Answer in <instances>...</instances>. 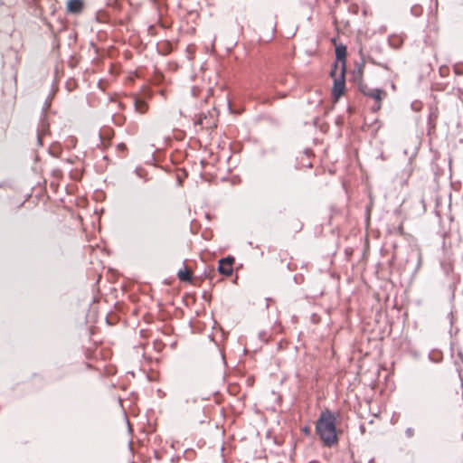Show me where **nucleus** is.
<instances>
[{"label": "nucleus", "instance_id": "nucleus-1", "mask_svg": "<svg viewBox=\"0 0 463 463\" xmlns=\"http://www.w3.org/2000/svg\"><path fill=\"white\" fill-rule=\"evenodd\" d=\"M339 412L324 409L315 423V432L323 447L333 448L338 445L342 430L337 428Z\"/></svg>", "mask_w": 463, "mask_h": 463}, {"label": "nucleus", "instance_id": "nucleus-2", "mask_svg": "<svg viewBox=\"0 0 463 463\" xmlns=\"http://www.w3.org/2000/svg\"><path fill=\"white\" fill-rule=\"evenodd\" d=\"M345 72L346 70H341L338 77L333 79V87L331 93L334 103H336L346 91Z\"/></svg>", "mask_w": 463, "mask_h": 463}, {"label": "nucleus", "instance_id": "nucleus-3", "mask_svg": "<svg viewBox=\"0 0 463 463\" xmlns=\"http://www.w3.org/2000/svg\"><path fill=\"white\" fill-rule=\"evenodd\" d=\"M335 60L341 62V70H346V55L347 47L343 43H339L335 48Z\"/></svg>", "mask_w": 463, "mask_h": 463}, {"label": "nucleus", "instance_id": "nucleus-4", "mask_svg": "<svg viewBox=\"0 0 463 463\" xmlns=\"http://www.w3.org/2000/svg\"><path fill=\"white\" fill-rule=\"evenodd\" d=\"M84 7L83 0H68L66 9L67 12L72 14H79Z\"/></svg>", "mask_w": 463, "mask_h": 463}, {"label": "nucleus", "instance_id": "nucleus-5", "mask_svg": "<svg viewBox=\"0 0 463 463\" xmlns=\"http://www.w3.org/2000/svg\"><path fill=\"white\" fill-rule=\"evenodd\" d=\"M386 96V91L381 88L371 89L368 90L367 97L372 98L374 102L383 101Z\"/></svg>", "mask_w": 463, "mask_h": 463}, {"label": "nucleus", "instance_id": "nucleus-6", "mask_svg": "<svg viewBox=\"0 0 463 463\" xmlns=\"http://www.w3.org/2000/svg\"><path fill=\"white\" fill-rule=\"evenodd\" d=\"M48 134L49 133V123L45 118V116H42L41 118V124H40V129H38V134H37V140H38V144L40 146H42V138H41V134Z\"/></svg>", "mask_w": 463, "mask_h": 463}, {"label": "nucleus", "instance_id": "nucleus-7", "mask_svg": "<svg viewBox=\"0 0 463 463\" xmlns=\"http://www.w3.org/2000/svg\"><path fill=\"white\" fill-rule=\"evenodd\" d=\"M217 271L224 277H230L233 273V268L230 265L223 264L222 261H219Z\"/></svg>", "mask_w": 463, "mask_h": 463}, {"label": "nucleus", "instance_id": "nucleus-8", "mask_svg": "<svg viewBox=\"0 0 463 463\" xmlns=\"http://www.w3.org/2000/svg\"><path fill=\"white\" fill-rule=\"evenodd\" d=\"M157 52L161 55H167L173 50V44L170 42H165L163 43H157Z\"/></svg>", "mask_w": 463, "mask_h": 463}, {"label": "nucleus", "instance_id": "nucleus-9", "mask_svg": "<svg viewBox=\"0 0 463 463\" xmlns=\"http://www.w3.org/2000/svg\"><path fill=\"white\" fill-rule=\"evenodd\" d=\"M429 359L432 363H440L443 359V354L439 350L433 349L429 354Z\"/></svg>", "mask_w": 463, "mask_h": 463}, {"label": "nucleus", "instance_id": "nucleus-10", "mask_svg": "<svg viewBox=\"0 0 463 463\" xmlns=\"http://www.w3.org/2000/svg\"><path fill=\"white\" fill-rule=\"evenodd\" d=\"M177 278L182 282H191V276L186 267H184L178 270Z\"/></svg>", "mask_w": 463, "mask_h": 463}, {"label": "nucleus", "instance_id": "nucleus-11", "mask_svg": "<svg viewBox=\"0 0 463 463\" xmlns=\"http://www.w3.org/2000/svg\"><path fill=\"white\" fill-rule=\"evenodd\" d=\"M134 105H135L136 110L140 114L146 113L148 109L147 103L141 99H136L134 102Z\"/></svg>", "mask_w": 463, "mask_h": 463}, {"label": "nucleus", "instance_id": "nucleus-12", "mask_svg": "<svg viewBox=\"0 0 463 463\" xmlns=\"http://www.w3.org/2000/svg\"><path fill=\"white\" fill-rule=\"evenodd\" d=\"M354 82L356 83L358 91L367 97V93L370 89H368L367 85L364 83L363 79L359 76L358 80Z\"/></svg>", "mask_w": 463, "mask_h": 463}, {"label": "nucleus", "instance_id": "nucleus-13", "mask_svg": "<svg viewBox=\"0 0 463 463\" xmlns=\"http://www.w3.org/2000/svg\"><path fill=\"white\" fill-rule=\"evenodd\" d=\"M112 137V130L110 128L101 129L99 132V138L101 143H104L106 139H110Z\"/></svg>", "mask_w": 463, "mask_h": 463}, {"label": "nucleus", "instance_id": "nucleus-14", "mask_svg": "<svg viewBox=\"0 0 463 463\" xmlns=\"http://www.w3.org/2000/svg\"><path fill=\"white\" fill-rule=\"evenodd\" d=\"M392 47L398 49L402 45V40L397 35H392L388 39Z\"/></svg>", "mask_w": 463, "mask_h": 463}, {"label": "nucleus", "instance_id": "nucleus-15", "mask_svg": "<svg viewBox=\"0 0 463 463\" xmlns=\"http://www.w3.org/2000/svg\"><path fill=\"white\" fill-rule=\"evenodd\" d=\"M134 173L137 175V177L143 179L145 182L149 180L146 170L140 166L136 167Z\"/></svg>", "mask_w": 463, "mask_h": 463}, {"label": "nucleus", "instance_id": "nucleus-16", "mask_svg": "<svg viewBox=\"0 0 463 463\" xmlns=\"http://www.w3.org/2000/svg\"><path fill=\"white\" fill-rule=\"evenodd\" d=\"M364 67V61H363L361 63L357 65L356 71H354L353 73V81H356L359 76L361 77V79H363Z\"/></svg>", "mask_w": 463, "mask_h": 463}, {"label": "nucleus", "instance_id": "nucleus-17", "mask_svg": "<svg viewBox=\"0 0 463 463\" xmlns=\"http://www.w3.org/2000/svg\"><path fill=\"white\" fill-rule=\"evenodd\" d=\"M48 152L51 156H52L54 157H59L61 153V149L58 144H52L49 147Z\"/></svg>", "mask_w": 463, "mask_h": 463}, {"label": "nucleus", "instance_id": "nucleus-18", "mask_svg": "<svg viewBox=\"0 0 463 463\" xmlns=\"http://www.w3.org/2000/svg\"><path fill=\"white\" fill-rule=\"evenodd\" d=\"M340 63L341 62H339L337 61H334V62L332 63L330 72H329V75L332 80L338 77L339 74H337V71L339 70Z\"/></svg>", "mask_w": 463, "mask_h": 463}, {"label": "nucleus", "instance_id": "nucleus-19", "mask_svg": "<svg viewBox=\"0 0 463 463\" xmlns=\"http://www.w3.org/2000/svg\"><path fill=\"white\" fill-rule=\"evenodd\" d=\"M411 14L415 16L419 17L422 14V6L420 5H414L411 7Z\"/></svg>", "mask_w": 463, "mask_h": 463}, {"label": "nucleus", "instance_id": "nucleus-20", "mask_svg": "<svg viewBox=\"0 0 463 463\" xmlns=\"http://www.w3.org/2000/svg\"><path fill=\"white\" fill-rule=\"evenodd\" d=\"M219 261H222L223 264L230 265L232 267V264L235 261V258L232 255H228L224 258L220 259Z\"/></svg>", "mask_w": 463, "mask_h": 463}, {"label": "nucleus", "instance_id": "nucleus-21", "mask_svg": "<svg viewBox=\"0 0 463 463\" xmlns=\"http://www.w3.org/2000/svg\"><path fill=\"white\" fill-rule=\"evenodd\" d=\"M463 363V352L461 350H458V357L454 360L455 365H459Z\"/></svg>", "mask_w": 463, "mask_h": 463}, {"label": "nucleus", "instance_id": "nucleus-22", "mask_svg": "<svg viewBox=\"0 0 463 463\" xmlns=\"http://www.w3.org/2000/svg\"><path fill=\"white\" fill-rule=\"evenodd\" d=\"M215 274H210L206 269H204L203 272L202 273L201 277H203L204 279H209L210 283H213V279Z\"/></svg>", "mask_w": 463, "mask_h": 463}, {"label": "nucleus", "instance_id": "nucleus-23", "mask_svg": "<svg viewBox=\"0 0 463 463\" xmlns=\"http://www.w3.org/2000/svg\"><path fill=\"white\" fill-rule=\"evenodd\" d=\"M382 108V101L374 102L373 106L371 108L372 112L376 113Z\"/></svg>", "mask_w": 463, "mask_h": 463}, {"label": "nucleus", "instance_id": "nucleus-24", "mask_svg": "<svg viewBox=\"0 0 463 463\" xmlns=\"http://www.w3.org/2000/svg\"><path fill=\"white\" fill-rule=\"evenodd\" d=\"M293 279L296 284H301L304 281V276L302 274H296Z\"/></svg>", "mask_w": 463, "mask_h": 463}, {"label": "nucleus", "instance_id": "nucleus-25", "mask_svg": "<svg viewBox=\"0 0 463 463\" xmlns=\"http://www.w3.org/2000/svg\"><path fill=\"white\" fill-rule=\"evenodd\" d=\"M405 436L408 438V439H411L414 436V429L411 428V427H408L406 430H405Z\"/></svg>", "mask_w": 463, "mask_h": 463}, {"label": "nucleus", "instance_id": "nucleus-26", "mask_svg": "<svg viewBox=\"0 0 463 463\" xmlns=\"http://www.w3.org/2000/svg\"><path fill=\"white\" fill-rule=\"evenodd\" d=\"M301 431L302 433L307 436V437H310L311 436V429L309 426L306 425L304 426L302 429H301Z\"/></svg>", "mask_w": 463, "mask_h": 463}, {"label": "nucleus", "instance_id": "nucleus-27", "mask_svg": "<svg viewBox=\"0 0 463 463\" xmlns=\"http://www.w3.org/2000/svg\"><path fill=\"white\" fill-rule=\"evenodd\" d=\"M52 175L56 178H60L62 175V172L59 168H55L52 171Z\"/></svg>", "mask_w": 463, "mask_h": 463}, {"label": "nucleus", "instance_id": "nucleus-28", "mask_svg": "<svg viewBox=\"0 0 463 463\" xmlns=\"http://www.w3.org/2000/svg\"><path fill=\"white\" fill-rule=\"evenodd\" d=\"M269 26L271 27V33L269 35L268 39L265 40L266 42H270L273 38H274V34H275V31H276V25H271L269 24Z\"/></svg>", "mask_w": 463, "mask_h": 463}, {"label": "nucleus", "instance_id": "nucleus-29", "mask_svg": "<svg viewBox=\"0 0 463 463\" xmlns=\"http://www.w3.org/2000/svg\"><path fill=\"white\" fill-rule=\"evenodd\" d=\"M199 91H200V90H199V88H198V87H196V86H193V87H192V89H191V94H192V96H194V97H198V95H199Z\"/></svg>", "mask_w": 463, "mask_h": 463}, {"label": "nucleus", "instance_id": "nucleus-30", "mask_svg": "<svg viewBox=\"0 0 463 463\" xmlns=\"http://www.w3.org/2000/svg\"><path fill=\"white\" fill-rule=\"evenodd\" d=\"M370 61H371L372 63H373V64H376V65H378V66L383 67V69H385V70H389V67H388V65H387L386 63H379V62H376L373 58H370Z\"/></svg>", "mask_w": 463, "mask_h": 463}, {"label": "nucleus", "instance_id": "nucleus-31", "mask_svg": "<svg viewBox=\"0 0 463 463\" xmlns=\"http://www.w3.org/2000/svg\"><path fill=\"white\" fill-rule=\"evenodd\" d=\"M410 354H411V355H412L416 360L420 359V353L419 351H417V350H411V351H410Z\"/></svg>", "mask_w": 463, "mask_h": 463}, {"label": "nucleus", "instance_id": "nucleus-32", "mask_svg": "<svg viewBox=\"0 0 463 463\" xmlns=\"http://www.w3.org/2000/svg\"><path fill=\"white\" fill-rule=\"evenodd\" d=\"M117 148L118 151L125 152L127 150V146L125 143H119L118 144Z\"/></svg>", "mask_w": 463, "mask_h": 463}, {"label": "nucleus", "instance_id": "nucleus-33", "mask_svg": "<svg viewBox=\"0 0 463 463\" xmlns=\"http://www.w3.org/2000/svg\"><path fill=\"white\" fill-rule=\"evenodd\" d=\"M206 118V116L205 115H199V118L198 119L196 120V124L198 125H203V120Z\"/></svg>", "mask_w": 463, "mask_h": 463}, {"label": "nucleus", "instance_id": "nucleus-34", "mask_svg": "<svg viewBox=\"0 0 463 463\" xmlns=\"http://www.w3.org/2000/svg\"><path fill=\"white\" fill-rule=\"evenodd\" d=\"M343 121H344L343 117L338 116V117L336 118V119H335V124H336L337 126H341V125L343 124Z\"/></svg>", "mask_w": 463, "mask_h": 463}, {"label": "nucleus", "instance_id": "nucleus-35", "mask_svg": "<svg viewBox=\"0 0 463 463\" xmlns=\"http://www.w3.org/2000/svg\"><path fill=\"white\" fill-rule=\"evenodd\" d=\"M203 298L205 300V301H210V295L208 294L207 291H203Z\"/></svg>", "mask_w": 463, "mask_h": 463}, {"label": "nucleus", "instance_id": "nucleus-36", "mask_svg": "<svg viewBox=\"0 0 463 463\" xmlns=\"http://www.w3.org/2000/svg\"><path fill=\"white\" fill-rule=\"evenodd\" d=\"M303 228V224L301 222H298L295 226L296 232H300Z\"/></svg>", "mask_w": 463, "mask_h": 463}, {"label": "nucleus", "instance_id": "nucleus-37", "mask_svg": "<svg viewBox=\"0 0 463 463\" xmlns=\"http://www.w3.org/2000/svg\"><path fill=\"white\" fill-rule=\"evenodd\" d=\"M49 106H50V102L46 99V100H45V104H44V106H43V113H45V112H46V110H47V109H48V107H49Z\"/></svg>", "mask_w": 463, "mask_h": 463}, {"label": "nucleus", "instance_id": "nucleus-38", "mask_svg": "<svg viewBox=\"0 0 463 463\" xmlns=\"http://www.w3.org/2000/svg\"><path fill=\"white\" fill-rule=\"evenodd\" d=\"M113 120H114V123H115L116 125H118V126H121V125L123 124V121H122V119H121V118H120V119H117V120H116V119L113 118Z\"/></svg>", "mask_w": 463, "mask_h": 463}, {"label": "nucleus", "instance_id": "nucleus-39", "mask_svg": "<svg viewBox=\"0 0 463 463\" xmlns=\"http://www.w3.org/2000/svg\"><path fill=\"white\" fill-rule=\"evenodd\" d=\"M458 376H459L460 381L463 382V377H462V374H461V371L458 370Z\"/></svg>", "mask_w": 463, "mask_h": 463}, {"label": "nucleus", "instance_id": "nucleus-40", "mask_svg": "<svg viewBox=\"0 0 463 463\" xmlns=\"http://www.w3.org/2000/svg\"><path fill=\"white\" fill-rule=\"evenodd\" d=\"M364 430H365L364 426V425H361V426H360V430H361V432H362V433H364Z\"/></svg>", "mask_w": 463, "mask_h": 463}, {"label": "nucleus", "instance_id": "nucleus-41", "mask_svg": "<svg viewBox=\"0 0 463 463\" xmlns=\"http://www.w3.org/2000/svg\"><path fill=\"white\" fill-rule=\"evenodd\" d=\"M431 117H432V114L431 113L429 114V120H428L429 125H430Z\"/></svg>", "mask_w": 463, "mask_h": 463}, {"label": "nucleus", "instance_id": "nucleus-42", "mask_svg": "<svg viewBox=\"0 0 463 463\" xmlns=\"http://www.w3.org/2000/svg\"><path fill=\"white\" fill-rule=\"evenodd\" d=\"M449 316L450 317V323L452 324V318H453L452 312H450V313L449 314Z\"/></svg>", "mask_w": 463, "mask_h": 463}, {"label": "nucleus", "instance_id": "nucleus-43", "mask_svg": "<svg viewBox=\"0 0 463 463\" xmlns=\"http://www.w3.org/2000/svg\"><path fill=\"white\" fill-rule=\"evenodd\" d=\"M368 463H375V462H374V458H371V459L368 461Z\"/></svg>", "mask_w": 463, "mask_h": 463}, {"label": "nucleus", "instance_id": "nucleus-44", "mask_svg": "<svg viewBox=\"0 0 463 463\" xmlns=\"http://www.w3.org/2000/svg\"><path fill=\"white\" fill-rule=\"evenodd\" d=\"M317 121H318V118H316L314 119V124H315V125H317Z\"/></svg>", "mask_w": 463, "mask_h": 463}, {"label": "nucleus", "instance_id": "nucleus-45", "mask_svg": "<svg viewBox=\"0 0 463 463\" xmlns=\"http://www.w3.org/2000/svg\"><path fill=\"white\" fill-rule=\"evenodd\" d=\"M450 345H451L450 350H451V354H452L453 353V347H452L453 343H451Z\"/></svg>", "mask_w": 463, "mask_h": 463}, {"label": "nucleus", "instance_id": "nucleus-46", "mask_svg": "<svg viewBox=\"0 0 463 463\" xmlns=\"http://www.w3.org/2000/svg\"><path fill=\"white\" fill-rule=\"evenodd\" d=\"M308 463H319L318 461H316V460H313V461H310Z\"/></svg>", "mask_w": 463, "mask_h": 463}, {"label": "nucleus", "instance_id": "nucleus-47", "mask_svg": "<svg viewBox=\"0 0 463 463\" xmlns=\"http://www.w3.org/2000/svg\"><path fill=\"white\" fill-rule=\"evenodd\" d=\"M392 89L395 90V85L393 83L392 84Z\"/></svg>", "mask_w": 463, "mask_h": 463}, {"label": "nucleus", "instance_id": "nucleus-48", "mask_svg": "<svg viewBox=\"0 0 463 463\" xmlns=\"http://www.w3.org/2000/svg\"><path fill=\"white\" fill-rule=\"evenodd\" d=\"M430 128H435V125H434V124H432Z\"/></svg>", "mask_w": 463, "mask_h": 463}, {"label": "nucleus", "instance_id": "nucleus-49", "mask_svg": "<svg viewBox=\"0 0 463 463\" xmlns=\"http://www.w3.org/2000/svg\"><path fill=\"white\" fill-rule=\"evenodd\" d=\"M153 2H156V0H152Z\"/></svg>", "mask_w": 463, "mask_h": 463}]
</instances>
